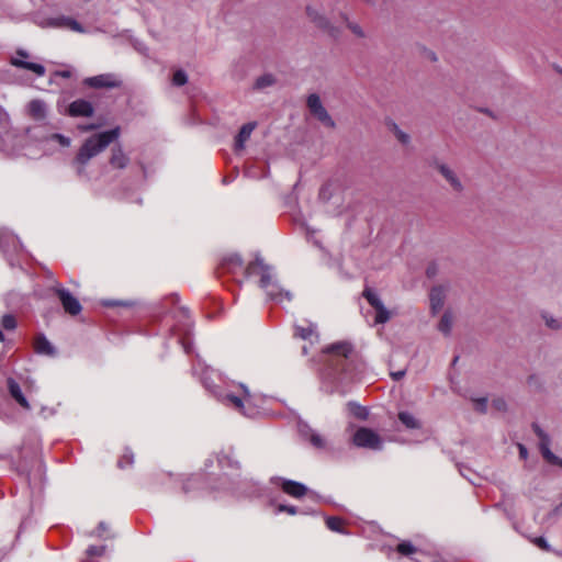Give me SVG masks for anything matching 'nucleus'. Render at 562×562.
Masks as SVG:
<instances>
[{"label":"nucleus","mask_w":562,"mask_h":562,"mask_svg":"<svg viewBox=\"0 0 562 562\" xmlns=\"http://www.w3.org/2000/svg\"><path fill=\"white\" fill-rule=\"evenodd\" d=\"M533 431L536 436L539 438V449L544 460L551 464H555L562 468V460L559 457H557L553 451L549 449L550 439L546 431L541 429L539 425H533Z\"/></svg>","instance_id":"nucleus-9"},{"label":"nucleus","mask_w":562,"mask_h":562,"mask_svg":"<svg viewBox=\"0 0 562 562\" xmlns=\"http://www.w3.org/2000/svg\"><path fill=\"white\" fill-rule=\"evenodd\" d=\"M494 407L498 411H505L506 409V402L504 398H496L493 402Z\"/></svg>","instance_id":"nucleus-44"},{"label":"nucleus","mask_w":562,"mask_h":562,"mask_svg":"<svg viewBox=\"0 0 562 562\" xmlns=\"http://www.w3.org/2000/svg\"><path fill=\"white\" fill-rule=\"evenodd\" d=\"M364 1H367V2H369V3H372V4H375V3H378L380 0H364Z\"/></svg>","instance_id":"nucleus-52"},{"label":"nucleus","mask_w":562,"mask_h":562,"mask_svg":"<svg viewBox=\"0 0 562 562\" xmlns=\"http://www.w3.org/2000/svg\"><path fill=\"white\" fill-rule=\"evenodd\" d=\"M535 543L539 548H542L544 550H549V544L547 543V540L543 537L536 538L535 539Z\"/></svg>","instance_id":"nucleus-45"},{"label":"nucleus","mask_w":562,"mask_h":562,"mask_svg":"<svg viewBox=\"0 0 562 562\" xmlns=\"http://www.w3.org/2000/svg\"><path fill=\"white\" fill-rule=\"evenodd\" d=\"M259 270L261 274L260 286L266 290L269 299L274 301H282L286 299L291 300V293L289 291H283L279 284L272 280V276L270 273V268L263 263V260L257 258L255 261L250 262L246 269L247 274H255Z\"/></svg>","instance_id":"nucleus-3"},{"label":"nucleus","mask_w":562,"mask_h":562,"mask_svg":"<svg viewBox=\"0 0 562 562\" xmlns=\"http://www.w3.org/2000/svg\"><path fill=\"white\" fill-rule=\"evenodd\" d=\"M486 402H487V400L485 397L476 398L475 400L476 409L484 413L485 408H486Z\"/></svg>","instance_id":"nucleus-42"},{"label":"nucleus","mask_w":562,"mask_h":562,"mask_svg":"<svg viewBox=\"0 0 562 562\" xmlns=\"http://www.w3.org/2000/svg\"><path fill=\"white\" fill-rule=\"evenodd\" d=\"M120 136V128L115 127L108 132L97 133L85 140L81 148L78 149L76 158L74 159V166L78 176L85 175V168L90 159H92L99 153L105 150V148L116 140Z\"/></svg>","instance_id":"nucleus-2"},{"label":"nucleus","mask_w":562,"mask_h":562,"mask_svg":"<svg viewBox=\"0 0 562 562\" xmlns=\"http://www.w3.org/2000/svg\"><path fill=\"white\" fill-rule=\"evenodd\" d=\"M518 453L520 459L526 460L528 457V450L524 443H518Z\"/></svg>","instance_id":"nucleus-46"},{"label":"nucleus","mask_w":562,"mask_h":562,"mask_svg":"<svg viewBox=\"0 0 562 562\" xmlns=\"http://www.w3.org/2000/svg\"><path fill=\"white\" fill-rule=\"evenodd\" d=\"M0 128L4 130V136L0 137V150L13 153L16 140V132L11 126L10 113L0 105Z\"/></svg>","instance_id":"nucleus-4"},{"label":"nucleus","mask_w":562,"mask_h":562,"mask_svg":"<svg viewBox=\"0 0 562 562\" xmlns=\"http://www.w3.org/2000/svg\"><path fill=\"white\" fill-rule=\"evenodd\" d=\"M134 462V457L133 454H130V456H124L123 459L119 460L117 461V465L119 468H125L126 465H130Z\"/></svg>","instance_id":"nucleus-41"},{"label":"nucleus","mask_w":562,"mask_h":562,"mask_svg":"<svg viewBox=\"0 0 562 562\" xmlns=\"http://www.w3.org/2000/svg\"><path fill=\"white\" fill-rule=\"evenodd\" d=\"M241 259L238 255H231L227 259L224 260V266H227L228 269L240 268Z\"/></svg>","instance_id":"nucleus-36"},{"label":"nucleus","mask_w":562,"mask_h":562,"mask_svg":"<svg viewBox=\"0 0 562 562\" xmlns=\"http://www.w3.org/2000/svg\"><path fill=\"white\" fill-rule=\"evenodd\" d=\"M110 166L119 169L126 168L128 157L125 155L122 146H116L112 149V156L109 159Z\"/></svg>","instance_id":"nucleus-23"},{"label":"nucleus","mask_w":562,"mask_h":562,"mask_svg":"<svg viewBox=\"0 0 562 562\" xmlns=\"http://www.w3.org/2000/svg\"><path fill=\"white\" fill-rule=\"evenodd\" d=\"M34 350L37 353L46 355V356H53L55 353V348L47 340L44 334H37L34 339Z\"/></svg>","instance_id":"nucleus-22"},{"label":"nucleus","mask_w":562,"mask_h":562,"mask_svg":"<svg viewBox=\"0 0 562 562\" xmlns=\"http://www.w3.org/2000/svg\"><path fill=\"white\" fill-rule=\"evenodd\" d=\"M542 318L550 329L558 330L561 327L560 321L551 314H542Z\"/></svg>","instance_id":"nucleus-33"},{"label":"nucleus","mask_w":562,"mask_h":562,"mask_svg":"<svg viewBox=\"0 0 562 562\" xmlns=\"http://www.w3.org/2000/svg\"><path fill=\"white\" fill-rule=\"evenodd\" d=\"M66 113L72 117H90L94 109L91 102L78 99L68 104Z\"/></svg>","instance_id":"nucleus-13"},{"label":"nucleus","mask_w":562,"mask_h":562,"mask_svg":"<svg viewBox=\"0 0 562 562\" xmlns=\"http://www.w3.org/2000/svg\"><path fill=\"white\" fill-rule=\"evenodd\" d=\"M533 380H536V376H529V379H528V383H529V384H531V382H532Z\"/></svg>","instance_id":"nucleus-54"},{"label":"nucleus","mask_w":562,"mask_h":562,"mask_svg":"<svg viewBox=\"0 0 562 562\" xmlns=\"http://www.w3.org/2000/svg\"><path fill=\"white\" fill-rule=\"evenodd\" d=\"M48 140L56 142V143L60 144V146H63V147H68L71 144V139L64 136L60 133L52 134L50 137H48Z\"/></svg>","instance_id":"nucleus-35"},{"label":"nucleus","mask_w":562,"mask_h":562,"mask_svg":"<svg viewBox=\"0 0 562 562\" xmlns=\"http://www.w3.org/2000/svg\"><path fill=\"white\" fill-rule=\"evenodd\" d=\"M299 430L303 439L310 442L313 447L319 450L325 449L326 440L324 439V437L319 435L317 431H315L313 428H311L308 425L300 424Z\"/></svg>","instance_id":"nucleus-17"},{"label":"nucleus","mask_w":562,"mask_h":562,"mask_svg":"<svg viewBox=\"0 0 562 562\" xmlns=\"http://www.w3.org/2000/svg\"><path fill=\"white\" fill-rule=\"evenodd\" d=\"M106 530V526L104 522H101L98 525V531H99V535L104 532Z\"/></svg>","instance_id":"nucleus-49"},{"label":"nucleus","mask_w":562,"mask_h":562,"mask_svg":"<svg viewBox=\"0 0 562 562\" xmlns=\"http://www.w3.org/2000/svg\"><path fill=\"white\" fill-rule=\"evenodd\" d=\"M79 128L82 130L83 132H88V131L95 130L97 125L90 124V125L79 126Z\"/></svg>","instance_id":"nucleus-48"},{"label":"nucleus","mask_w":562,"mask_h":562,"mask_svg":"<svg viewBox=\"0 0 562 562\" xmlns=\"http://www.w3.org/2000/svg\"><path fill=\"white\" fill-rule=\"evenodd\" d=\"M352 443L356 447L371 450H381L383 447L380 435L367 427H360L356 430L352 436Z\"/></svg>","instance_id":"nucleus-5"},{"label":"nucleus","mask_w":562,"mask_h":562,"mask_svg":"<svg viewBox=\"0 0 562 562\" xmlns=\"http://www.w3.org/2000/svg\"><path fill=\"white\" fill-rule=\"evenodd\" d=\"M4 341V335L2 334V331L0 330V342H3Z\"/></svg>","instance_id":"nucleus-53"},{"label":"nucleus","mask_w":562,"mask_h":562,"mask_svg":"<svg viewBox=\"0 0 562 562\" xmlns=\"http://www.w3.org/2000/svg\"><path fill=\"white\" fill-rule=\"evenodd\" d=\"M7 389H9L11 397L14 398L15 402L21 405V407L31 409L30 402L23 395L22 389L15 380L12 378L7 379Z\"/></svg>","instance_id":"nucleus-19"},{"label":"nucleus","mask_w":562,"mask_h":562,"mask_svg":"<svg viewBox=\"0 0 562 562\" xmlns=\"http://www.w3.org/2000/svg\"><path fill=\"white\" fill-rule=\"evenodd\" d=\"M350 407H351V413L353 416L360 418V419H366L367 416H368V411L364 406H361V405H355V404H350Z\"/></svg>","instance_id":"nucleus-37"},{"label":"nucleus","mask_w":562,"mask_h":562,"mask_svg":"<svg viewBox=\"0 0 562 562\" xmlns=\"http://www.w3.org/2000/svg\"><path fill=\"white\" fill-rule=\"evenodd\" d=\"M188 82L187 72L182 69H178L175 71L173 77H171V83L175 87H184Z\"/></svg>","instance_id":"nucleus-29"},{"label":"nucleus","mask_w":562,"mask_h":562,"mask_svg":"<svg viewBox=\"0 0 562 562\" xmlns=\"http://www.w3.org/2000/svg\"><path fill=\"white\" fill-rule=\"evenodd\" d=\"M240 386L244 390V393L248 394V389L246 386H244V385H240Z\"/></svg>","instance_id":"nucleus-55"},{"label":"nucleus","mask_w":562,"mask_h":562,"mask_svg":"<svg viewBox=\"0 0 562 562\" xmlns=\"http://www.w3.org/2000/svg\"><path fill=\"white\" fill-rule=\"evenodd\" d=\"M56 294L59 296L61 305L67 314L77 315L82 311V305L74 297L71 293L65 288H57Z\"/></svg>","instance_id":"nucleus-12"},{"label":"nucleus","mask_w":562,"mask_h":562,"mask_svg":"<svg viewBox=\"0 0 562 562\" xmlns=\"http://www.w3.org/2000/svg\"><path fill=\"white\" fill-rule=\"evenodd\" d=\"M224 401L227 403V405H229L238 411H241V408H243V401L240 397H238L236 395L227 394L224 397Z\"/></svg>","instance_id":"nucleus-34"},{"label":"nucleus","mask_w":562,"mask_h":562,"mask_svg":"<svg viewBox=\"0 0 562 562\" xmlns=\"http://www.w3.org/2000/svg\"><path fill=\"white\" fill-rule=\"evenodd\" d=\"M392 132L394 133L395 138L397 142L406 145L411 142V136L403 132L395 123H392Z\"/></svg>","instance_id":"nucleus-31"},{"label":"nucleus","mask_w":562,"mask_h":562,"mask_svg":"<svg viewBox=\"0 0 562 562\" xmlns=\"http://www.w3.org/2000/svg\"><path fill=\"white\" fill-rule=\"evenodd\" d=\"M1 324L3 329L13 330L16 327V321L13 314H3Z\"/></svg>","instance_id":"nucleus-32"},{"label":"nucleus","mask_w":562,"mask_h":562,"mask_svg":"<svg viewBox=\"0 0 562 562\" xmlns=\"http://www.w3.org/2000/svg\"><path fill=\"white\" fill-rule=\"evenodd\" d=\"M43 27H52V29H68L72 32L83 33L85 29L80 23L74 20L70 16L59 15L55 18H48L44 20L42 23Z\"/></svg>","instance_id":"nucleus-10"},{"label":"nucleus","mask_w":562,"mask_h":562,"mask_svg":"<svg viewBox=\"0 0 562 562\" xmlns=\"http://www.w3.org/2000/svg\"><path fill=\"white\" fill-rule=\"evenodd\" d=\"M296 335L301 337L304 340H310L313 342V340L318 339V335L315 333V326L310 325L308 327H296Z\"/></svg>","instance_id":"nucleus-24"},{"label":"nucleus","mask_w":562,"mask_h":562,"mask_svg":"<svg viewBox=\"0 0 562 562\" xmlns=\"http://www.w3.org/2000/svg\"><path fill=\"white\" fill-rule=\"evenodd\" d=\"M438 172L440 176L443 177V179L450 184V187L456 192H462L463 191V183L458 177L454 169H452L450 166L446 164H437L436 166Z\"/></svg>","instance_id":"nucleus-15"},{"label":"nucleus","mask_w":562,"mask_h":562,"mask_svg":"<svg viewBox=\"0 0 562 562\" xmlns=\"http://www.w3.org/2000/svg\"><path fill=\"white\" fill-rule=\"evenodd\" d=\"M276 83V78L271 74H266L257 78L255 89L263 90Z\"/></svg>","instance_id":"nucleus-25"},{"label":"nucleus","mask_w":562,"mask_h":562,"mask_svg":"<svg viewBox=\"0 0 562 562\" xmlns=\"http://www.w3.org/2000/svg\"><path fill=\"white\" fill-rule=\"evenodd\" d=\"M437 327L442 334L449 335L452 330V315L450 313H445Z\"/></svg>","instance_id":"nucleus-26"},{"label":"nucleus","mask_w":562,"mask_h":562,"mask_svg":"<svg viewBox=\"0 0 562 562\" xmlns=\"http://www.w3.org/2000/svg\"><path fill=\"white\" fill-rule=\"evenodd\" d=\"M397 552L402 554H413L415 552V548L411 542H402L396 547Z\"/></svg>","instance_id":"nucleus-38"},{"label":"nucleus","mask_w":562,"mask_h":562,"mask_svg":"<svg viewBox=\"0 0 562 562\" xmlns=\"http://www.w3.org/2000/svg\"><path fill=\"white\" fill-rule=\"evenodd\" d=\"M26 114L36 122H43L47 115V105L43 100L34 99L26 104Z\"/></svg>","instance_id":"nucleus-18"},{"label":"nucleus","mask_w":562,"mask_h":562,"mask_svg":"<svg viewBox=\"0 0 562 562\" xmlns=\"http://www.w3.org/2000/svg\"><path fill=\"white\" fill-rule=\"evenodd\" d=\"M27 57H30V54L26 50H24L23 48H18L15 52V57L11 58V65L13 67L31 70L37 77H43L45 75V67L41 64L25 61L23 59Z\"/></svg>","instance_id":"nucleus-11"},{"label":"nucleus","mask_w":562,"mask_h":562,"mask_svg":"<svg viewBox=\"0 0 562 562\" xmlns=\"http://www.w3.org/2000/svg\"><path fill=\"white\" fill-rule=\"evenodd\" d=\"M391 375L394 381H401L405 375V371L397 370V371L392 372Z\"/></svg>","instance_id":"nucleus-47"},{"label":"nucleus","mask_w":562,"mask_h":562,"mask_svg":"<svg viewBox=\"0 0 562 562\" xmlns=\"http://www.w3.org/2000/svg\"><path fill=\"white\" fill-rule=\"evenodd\" d=\"M307 106L314 117L322 122L325 127L334 128L335 121L324 108L319 94H311L307 98Z\"/></svg>","instance_id":"nucleus-8"},{"label":"nucleus","mask_w":562,"mask_h":562,"mask_svg":"<svg viewBox=\"0 0 562 562\" xmlns=\"http://www.w3.org/2000/svg\"><path fill=\"white\" fill-rule=\"evenodd\" d=\"M397 417H400V420L402 422V424L404 426H406L407 428H417L418 427V423L415 418V416L411 413H407V412H401L400 415H397Z\"/></svg>","instance_id":"nucleus-27"},{"label":"nucleus","mask_w":562,"mask_h":562,"mask_svg":"<svg viewBox=\"0 0 562 562\" xmlns=\"http://www.w3.org/2000/svg\"><path fill=\"white\" fill-rule=\"evenodd\" d=\"M357 355L351 342H334L324 349L322 378L325 381L342 382L352 376Z\"/></svg>","instance_id":"nucleus-1"},{"label":"nucleus","mask_w":562,"mask_h":562,"mask_svg":"<svg viewBox=\"0 0 562 562\" xmlns=\"http://www.w3.org/2000/svg\"><path fill=\"white\" fill-rule=\"evenodd\" d=\"M274 484L280 485L281 490L293 498H301L306 493V487L297 481H289L285 479H273Z\"/></svg>","instance_id":"nucleus-14"},{"label":"nucleus","mask_w":562,"mask_h":562,"mask_svg":"<svg viewBox=\"0 0 562 562\" xmlns=\"http://www.w3.org/2000/svg\"><path fill=\"white\" fill-rule=\"evenodd\" d=\"M3 459H4L3 454H0V460H3Z\"/></svg>","instance_id":"nucleus-58"},{"label":"nucleus","mask_w":562,"mask_h":562,"mask_svg":"<svg viewBox=\"0 0 562 562\" xmlns=\"http://www.w3.org/2000/svg\"><path fill=\"white\" fill-rule=\"evenodd\" d=\"M279 512H286L290 515H296L297 514V507L280 505L279 506Z\"/></svg>","instance_id":"nucleus-43"},{"label":"nucleus","mask_w":562,"mask_h":562,"mask_svg":"<svg viewBox=\"0 0 562 562\" xmlns=\"http://www.w3.org/2000/svg\"><path fill=\"white\" fill-rule=\"evenodd\" d=\"M446 290L443 286H436L430 291V306L434 314H437L445 305Z\"/></svg>","instance_id":"nucleus-20"},{"label":"nucleus","mask_w":562,"mask_h":562,"mask_svg":"<svg viewBox=\"0 0 562 562\" xmlns=\"http://www.w3.org/2000/svg\"><path fill=\"white\" fill-rule=\"evenodd\" d=\"M16 243V238L12 236L10 233L2 231L0 232V249L2 251H7V247L11 244L14 246Z\"/></svg>","instance_id":"nucleus-30"},{"label":"nucleus","mask_w":562,"mask_h":562,"mask_svg":"<svg viewBox=\"0 0 562 562\" xmlns=\"http://www.w3.org/2000/svg\"><path fill=\"white\" fill-rule=\"evenodd\" d=\"M59 76L64 77V78H69V71H67V70L61 71V72H59Z\"/></svg>","instance_id":"nucleus-51"},{"label":"nucleus","mask_w":562,"mask_h":562,"mask_svg":"<svg viewBox=\"0 0 562 562\" xmlns=\"http://www.w3.org/2000/svg\"><path fill=\"white\" fill-rule=\"evenodd\" d=\"M257 123L256 122H248L245 125H243L238 132V135L236 137L235 147L236 150H243L244 144L248 142L250 138V135L252 131L256 130Z\"/></svg>","instance_id":"nucleus-21"},{"label":"nucleus","mask_w":562,"mask_h":562,"mask_svg":"<svg viewBox=\"0 0 562 562\" xmlns=\"http://www.w3.org/2000/svg\"><path fill=\"white\" fill-rule=\"evenodd\" d=\"M305 13H307L308 19L314 26L319 29L322 32L328 33L333 37L339 34V30L331 24L330 20L324 15L319 9L313 5H307V8H305Z\"/></svg>","instance_id":"nucleus-7"},{"label":"nucleus","mask_w":562,"mask_h":562,"mask_svg":"<svg viewBox=\"0 0 562 562\" xmlns=\"http://www.w3.org/2000/svg\"><path fill=\"white\" fill-rule=\"evenodd\" d=\"M431 273H434V270L427 269V274L429 276Z\"/></svg>","instance_id":"nucleus-56"},{"label":"nucleus","mask_w":562,"mask_h":562,"mask_svg":"<svg viewBox=\"0 0 562 562\" xmlns=\"http://www.w3.org/2000/svg\"><path fill=\"white\" fill-rule=\"evenodd\" d=\"M362 295L375 312L373 324L383 325L389 323L392 317V313L386 310L381 297L371 288H366Z\"/></svg>","instance_id":"nucleus-6"},{"label":"nucleus","mask_w":562,"mask_h":562,"mask_svg":"<svg viewBox=\"0 0 562 562\" xmlns=\"http://www.w3.org/2000/svg\"><path fill=\"white\" fill-rule=\"evenodd\" d=\"M9 417H10V416H9V415H7V414L2 411V408H0V418H1V419H7V418H9Z\"/></svg>","instance_id":"nucleus-50"},{"label":"nucleus","mask_w":562,"mask_h":562,"mask_svg":"<svg viewBox=\"0 0 562 562\" xmlns=\"http://www.w3.org/2000/svg\"><path fill=\"white\" fill-rule=\"evenodd\" d=\"M105 552V546H90L87 548V554L90 557L103 555Z\"/></svg>","instance_id":"nucleus-39"},{"label":"nucleus","mask_w":562,"mask_h":562,"mask_svg":"<svg viewBox=\"0 0 562 562\" xmlns=\"http://www.w3.org/2000/svg\"><path fill=\"white\" fill-rule=\"evenodd\" d=\"M86 86L93 88H115L120 87L119 79L112 74L88 77L85 80Z\"/></svg>","instance_id":"nucleus-16"},{"label":"nucleus","mask_w":562,"mask_h":562,"mask_svg":"<svg viewBox=\"0 0 562 562\" xmlns=\"http://www.w3.org/2000/svg\"><path fill=\"white\" fill-rule=\"evenodd\" d=\"M344 20L347 21L348 27L353 34H356L358 37H361V38L364 36V33L359 24L348 21V19L345 16H344Z\"/></svg>","instance_id":"nucleus-40"},{"label":"nucleus","mask_w":562,"mask_h":562,"mask_svg":"<svg viewBox=\"0 0 562 562\" xmlns=\"http://www.w3.org/2000/svg\"><path fill=\"white\" fill-rule=\"evenodd\" d=\"M302 352L306 353V347L305 346L302 347Z\"/></svg>","instance_id":"nucleus-57"},{"label":"nucleus","mask_w":562,"mask_h":562,"mask_svg":"<svg viewBox=\"0 0 562 562\" xmlns=\"http://www.w3.org/2000/svg\"><path fill=\"white\" fill-rule=\"evenodd\" d=\"M325 524H327V527L335 532L345 533V530L342 529V519L339 517L330 516L325 520Z\"/></svg>","instance_id":"nucleus-28"}]
</instances>
